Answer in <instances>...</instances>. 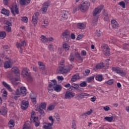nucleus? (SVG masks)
<instances>
[{
	"label": "nucleus",
	"instance_id": "obj_40",
	"mask_svg": "<svg viewBox=\"0 0 129 129\" xmlns=\"http://www.w3.org/2000/svg\"><path fill=\"white\" fill-rule=\"evenodd\" d=\"M94 80V76H91L90 77H88L87 79V82H91V81Z\"/></svg>",
	"mask_w": 129,
	"mask_h": 129
},
{
	"label": "nucleus",
	"instance_id": "obj_52",
	"mask_svg": "<svg viewBox=\"0 0 129 129\" xmlns=\"http://www.w3.org/2000/svg\"><path fill=\"white\" fill-rule=\"evenodd\" d=\"M39 68L42 70V72H44L43 73V74H46V70H45V66H39Z\"/></svg>",
	"mask_w": 129,
	"mask_h": 129
},
{
	"label": "nucleus",
	"instance_id": "obj_9",
	"mask_svg": "<svg viewBox=\"0 0 129 129\" xmlns=\"http://www.w3.org/2000/svg\"><path fill=\"white\" fill-rule=\"evenodd\" d=\"M29 107V101L24 100L22 101L21 108L23 110H26Z\"/></svg>",
	"mask_w": 129,
	"mask_h": 129
},
{
	"label": "nucleus",
	"instance_id": "obj_25",
	"mask_svg": "<svg viewBox=\"0 0 129 129\" xmlns=\"http://www.w3.org/2000/svg\"><path fill=\"white\" fill-rule=\"evenodd\" d=\"M62 48L63 50H64L66 52H67V51H69L70 49V46H69V45H68V44L67 43H64L62 45Z\"/></svg>",
	"mask_w": 129,
	"mask_h": 129
},
{
	"label": "nucleus",
	"instance_id": "obj_55",
	"mask_svg": "<svg viewBox=\"0 0 129 129\" xmlns=\"http://www.w3.org/2000/svg\"><path fill=\"white\" fill-rule=\"evenodd\" d=\"M89 73H90V71L89 70H86L85 71V76H88V75H89Z\"/></svg>",
	"mask_w": 129,
	"mask_h": 129
},
{
	"label": "nucleus",
	"instance_id": "obj_47",
	"mask_svg": "<svg viewBox=\"0 0 129 129\" xmlns=\"http://www.w3.org/2000/svg\"><path fill=\"white\" fill-rule=\"evenodd\" d=\"M54 108H55V106L54 105H50L48 107V110H50V111L53 110Z\"/></svg>",
	"mask_w": 129,
	"mask_h": 129
},
{
	"label": "nucleus",
	"instance_id": "obj_46",
	"mask_svg": "<svg viewBox=\"0 0 129 129\" xmlns=\"http://www.w3.org/2000/svg\"><path fill=\"white\" fill-rule=\"evenodd\" d=\"M113 80H109L106 82V83H107V84H108V85H112V84H113Z\"/></svg>",
	"mask_w": 129,
	"mask_h": 129
},
{
	"label": "nucleus",
	"instance_id": "obj_8",
	"mask_svg": "<svg viewBox=\"0 0 129 129\" xmlns=\"http://www.w3.org/2000/svg\"><path fill=\"white\" fill-rule=\"evenodd\" d=\"M74 96H75V93L70 91H68L66 92L64 98L65 99H71Z\"/></svg>",
	"mask_w": 129,
	"mask_h": 129
},
{
	"label": "nucleus",
	"instance_id": "obj_13",
	"mask_svg": "<svg viewBox=\"0 0 129 129\" xmlns=\"http://www.w3.org/2000/svg\"><path fill=\"white\" fill-rule=\"evenodd\" d=\"M103 53L105 56H109L110 55V49L108 46H104L103 47Z\"/></svg>",
	"mask_w": 129,
	"mask_h": 129
},
{
	"label": "nucleus",
	"instance_id": "obj_16",
	"mask_svg": "<svg viewBox=\"0 0 129 129\" xmlns=\"http://www.w3.org/2000/svg\"><path fill=\"white\" fill-rule=\"evenodd\" d=\"M31 121L34 123V124L36 127L40 125V121H39V118L38 117H34Z\"/></svg>",
	"mask_w": 129,
	"mask_h": 129
},
{
	"label": "nucleus",
	"instance_id": "obj_53",
	"mask_svg": "<svg viewBox=\"0 0 129 129\" xmlns=\"http://www.w3.org/2000/svg\"><path fill=\"white\" fill-rule=\"evenodd\" d=\"M22 95L21 91H20V90H19V89H17L16 92V95H17V96H20V95Z\"/></svg>",
	"mask_w": 129,
	"mask_h": 129
},
{
	"label": "nucleus",
	"instance_id": "obj_42",
	"mask_svg": "<svg viewBox=\"0 0 129 129\" xmlns=\"http://www.w3.org/2000/svg\"><path fill=\"white\" fill-rule=\"evenodd\" d=\"M80 87H86L87 86V83L85 81H83L80 84Z\"/></svg>",
	"mask_w": 129,
	"mask_h": 129
},
{
	"label": "nucleus",
	"instance_id": "obj_12",
	"mask_svg": "<svg viewBox=\"0 0 129 129\" xmlns=\"http://www.w3.org/2000/svg\"><path fill=\"white\" fill-rule=\"evenodd\" d=\"M69 71V69L65 68L64 66H59L58 68V73L60 74H65Z\"/></svg>",
	"mask_w": 129,
	"mask_h": 129
},
{
	"label": "nucleus",
	"instance_id": "obj_29",
	"mask_svg": "<svg viewBox=\"0 0 129 129\" xmlns=\"http://www.w3.org/2000/svg\"><path fill=\"white\" fill-rule=\"evenodd\" d=\"M77 26H78V29H85V27H86L85 24L83 23H78Z\"/></svg>",
	"mask_w": 129,
	"mask_h": 129
},
{
	"label": "nucleus",
	"instance_id": "obj_23",
	"mask_svg": "<svg viewBox=\"0 0 129 129\" xmlns=\"http://www.w3.org/2000/svg\"><path fill=\"white\" fill-rule=\"evenodd\" d=\"M12 71L15 74H18V75H19V74H20V70H19L18 67H15L12 68Z\"/></svg>",
	"mask_w": 129,
	"mask_h": 129
},
{
	"label": "nucleus",
	"instance_id": "obj_34",
	"mask_svg": "<svg viewBox=\"0 0 129 129\" xmlns=\"http://www.w3.org/2000/svg\"><path fill=\"white\" fill-rule=\"evenodd\" d=\"M8 112V110L6 108L4 107L2 110H0V113H2L3 115H6Z\"/></svg>",
	"mask_w": 129,
	"mask_h": 129
},
{
	"label": "nucleus",
	"instance_id": "obj_14",
	"mask_svg": "<svg viewBox=\"0 0 129 129\" xmlns=\"http://www.w3.org/2000/svg\"><path fill=\"white\" fill-rule=\"evenodd\" d=\"M102 14L104 21H105L106 22H109V16H108V13L106 12L105 10H104L103 11Z\"/></svg>",
	"mask_w": 129,
	"mask_h": 129
},
{
	"label": "nucleus",
	"instance_id": "obj_6",
	"mask_svg": "<svg viewBox=\"0 0 129 129\" xmlns=\"http://www.w3.org/2000/svg\"><path fill=\"white\" fill-rule=\"evenodd\" d=\"M10 10L11 11V13L14 16H16V14L17 15H19V6H18L16 4L13 5L11 7H10ZM15 12L16 14H15Z\"/></svg>",
	"mask_w": 129,
	"mask_h": 129
},
{
	"label": "nucleus",
	"instance_id": "obj_41",
	"mask_svg": "<svg viewBox=\"0 0 129 129\" xmlns=\"http://www.w3.org/2000/svg\"><path fill=\"white\" fill-rule=\"evenodd\" d=\"M80 10V7H79V5L78 6L75 7L73 10V13L75 14V13H76L77 11H79Z\"/></svg>",
	"mask_w": 129,
	"mask_h": 129
},
{
	"label": "nucleus",
	"instance_id": "obj_24",
	"mask_svg": "<svg viewBox=\"0 0 129 129\" xmlns=\"http://www.w3.org/2000/svg\"><path fill=\"white\" fill-rule=\"evenodd\" d=\"M3 84L4 87L7 88L8 90H9V91H12V88L11 87V86L10 85L8 84L7 83H6V82H3Z\"/></svg>",
	"mask_w": 129,
	"mask_h": 129
},
{
	"label": "nucleus",
	"instance_id": "obj_21",
	"mask_svg": "<svg viewBox=\"0 0 129 129\" xmlns=\"http://www.w3.org/2000/svg\"><path fill=\"white\" fill-rule=\"evenodd\" d=\"M12 62L10 61H7L4 63V67L5 69H8V68H12Z\"/></svg>",
	"mask_w": 129,
	"mask_h": 129
},
{
	"label": "nucleus",
	"instance_id": "obj_37",
	"mask_svg": "<svg viewBox=\"0 0 129 129\" xmlns=\"http://www.w3.org/2000/svg\"><path fill=\"white\" fill-rule=\"evenodd\" d=\"M98 21V17H94L93 20L92 21V24L94 25H96V23H97Z\"/></svg>",
	"mask_w": 129,
	"mask_h": 129
},
{
	"label": "nucleus",
	"instance_id": "obj_60",
	"mask_svg": "<svg viewBox=\"0 0 129 129\" xmlns=\"http://www.w3.org/2000/svg\"><path fill=\"white\" fill-rule=\"evenodd\" d=\"M23 129H30V125L29 124L24 125Z\"/></svg>",
	"mask_w": 129,
	"mask_h": 129
},
{
	"label": "nucleus",
	"instance_id": "obj_17",
	"mask_svg": "<svg viewBox=\"0 0 129 129\" xmlns=\"http://www.w3.org/2000/svg\"><path fill=\"white\" fill-rule=\"evenodd\" d=\"M111 26L113 29H117L118 28V24L115 20H113L111 22Z\"/></svg>",
	"mask_w": 129,
	"mask_h": 129
},
{
	"label": "nucleus",
	"instance_id": "obj_30",
	"mask_svg": "<svg viewBox=\"0 0 129 129\" xmlns=\"http://www.w3.org/2000/svg\"><path fill=\"white\" fill-rule=\"evenodd\" d=\"M103 67H104V64L103 63V62L98 63L96 66V69H101V68H103Z\"/></svg>",
	"mask_w": 129,
	"mask_h": 129
},
{
	"label": "nucleus",
	"instance_id": "obj_61",
	"mask_svg": "<svg viewBox=\"0 0 129 129\" xmlns=\"http://www.w3.org/2000/svg\"><path fill=\"white\" fill-rule=\"evenodd\" d=\"M48 48H49V50H50V51H54V50L53 49V45L49 44Z\"/></svg>",
	"mask_w": 129,
	"mask_h": 129
},
{
	"label": "nucleus",
	"instance_id": "obj_1",
	"mask_svg": "<svg viewBox=\"0 0 129 129\" xmlns=\"http://www.w3.org/2000/svg\"><path fill=\"white\" fill-rule=\"evenodd\" d=\"M79 7L81 12H82V13H85V12L88 11L89 7H90V3L88 1H86L81 4Z\"/></svg>",
	"mask_w": 129,
	"mask_h": 129
},
{
	"label": "nucleus",
	"instance_id": "obj_35",
	"mask_svg": "<svg viewBox=\"0 0 129 129\" xmlns=\"http://www.w3.org/2000/svg\"><path fill=\"white\" fill-rule=\"evenodd\" d=\"M6 36H7L6 32L2 31L0 32V38L1 39H4V38H6Z\"/></svg>",
	"mask_w": 129,
	"mask_h": 129
},
{
	"label": "nucleus",
	"instance_id": "obj_19",
	"mask_svg": "<svg viewBox=\"0 0 129 129\" xmlns=\"http://www.w3.org/2000/svg\"><path fill=\"white\" fill-rule=\"evenodd\" d=\"M53 88L56 92H60L62 90V86L60 85H56V86L53 87Z\"/></svg>",
	"mask_w": 129,
	"mask_h": 129
},
{
	"label": "nucleus",
	"instance_id": "obj_49",
	"mask_svg": "<svg viewBox=\"0 0 129 129\" xmlns=\"http://www.w3.org/2000/svg\"><path fill=\"white\" fill-rule=\"evenodd\" d=\"M96 36L97 37H100L101 36V31L100 30H96Z\"/></svg>",
	"mask_w": 129,
	"mask_h": 129
},
{
	"label": "nucleus",
	"instance_id": "obj_50",
	"mask_svg": "<svg viewBox=\"0 0 129 129\" xmlns=\"http://www.w3.org/2000/svg\"><path fill=\"white\" fill-rule=\"evenodd\" d=\"M69 59L71 62H73V61H74V56H73L72 54H71Z\"/></svg>",
	"mask_w": 129,
	"mask_h": 129
},
{
	"label": "nucleus",
	"instance_id": "obj_59",
	"mask_svg": "<svg viewBox=\"0 0 129 129\" xmlns=\"http://www.w3.org/2000/svg\"><path fill=\"white\" fill-rule=\"evenodd\" d=\"M76 57L77 58V59H79V60H81V56H80V54H79V53H77L76 54Z\"/></svg>",
	"mask_w": 129,
	"mask_h": 129
},
{
	"label": "nucleus",
	"instance_id": "obj_10",
	"mask_svg": "<svg viewBox=\"0 0 129 129\" xmlns=\"http://www.w3.org/2000/svg\"><path fill=\"white\" fill-rule=\"evenodd\" d=\"M50 6V3L48 2H45L42 5V7L41 8V11L42 14H45L46 12H47V10L48 8Z\"/></svg>",
	"mask_w": 129,
	"mask_h": 129
},
{
	"label": "nucleus",
	"instance_id": "obj_18",
	"mask_svg": "<svg viewBox=\"0 0 129 129\" xmlns=\"http://www.w3.org/2000/svg\"><path fill=\"white\" fill-rule=\"evenodd\" d=\"M78 79H80V77L79 76V73H77L75 75L73 76L71 79V81L75 82V81L78 80Z\"/></svg>",
	"mask_w": 129,
	"mask_h": 129
},
{
	"label": "nucleus",
	"instance_id": "obj_22",
	"mask_svg": "<svg viewBox=\"0 0 129 129\" xmlns=\"http://www.w3.org/2000/svg\"><path fill=\"white\" fill-rule=\"evenodd\" d=\"M1 13L3 15H5V16H7V17H9V16H10V11H9V10H8L6 9H2Z\"/></svg>",
	"mask_w": 129,
	"mask_h": 129
},
{
	"label": "nucleus",
	"instance_id": "obj_54",
	"mask_svg": "<svg viewBox=\"0 0 129 129\" xmlns=\"http://www.w3.org/2000/svg\"><path fill=\"white\" fill-rule=\"evenodd\" d=\"M72 127L73 129H76V123H75V121L74 120L72 122Z\"/></svg>",
	"mask_w": 129,
	"mask_h": 129
},
{
	"label": "nucleus",
	"instance_id": "obj_26",
	"mask_svg": "<svg viewBox=\"0 0 129 129\" xmlns=\"http://www.w3.org/2000/svg\"><path fill=\"white\" fill-rule=\"evenodd\" d=\"M52 83H49V87H54V86H56L57 85V81H56V80H53L51 81Z\"/></svg>",
	"mask_w": 129,
	"mask_h": 129
},
{
	"label": "nucleus",
	"instance_id": "obj_20",
	"mask_svg": "<svg viewBox=\"0 0 129 129\" xmlns=\"http://www.w3.org/2000/svg\"><path fill=\"white\" fill-rule=\"evenodd\" d=\"M20 92L23 96H25L27 94V89H26V87H22L20 88Z\"/></svg>",
	"mask_w": 129,
	"mask_h": 129
},
{
	"label": "nucleus",
	"instance_id": "obj_64",
	"mask_svg": "<svg viewBox=\"0 0 129 129\" xmlns=\"http://www.w3.org/2000/svg\"><path fill=\"white\" fill-rule=\"evenodd\" d=\"M71 38L73 40L75 39V38H76L75 34H74V33H71Z\"/></svg>",
	"mask_w": 129,
	"mask_h": 129
},
{
	"label": "nucleus",
	"instance_id": "obj_62",
	"mask_svg": "<svg viewBox=\"0 0 129 129\" xmlns=\"http://www.w3.org/2000/svg\"><path fill=\"white\" fill-rule=\"evenodd\" d=\"M48 91L49 93H51V92H53V90L52 89V87L48 86Z\"/></svg>",
	"mask_w": 129,
	"mask_h": 129
},
{
	"label": "nucleus",
	"instance_id": "obj_45",
	"mask_svg": "<svg viewBox=\"0 0 129 129\" xmlns=\"http://www.w3.org/2000/svg\"><path fill=\"white\" fill-rule=\"evenodd\" d=\"M72 87H73V88H74V89H78V88H79V85L77 84H73Z\"/></svg>",
	"mask_w": 129,
	"mask_h": 129
},
{
	"label": "nucleus",
	"instance_id": "obj_57",
	"mask_svg": "<svg viewBox=\"0 0 129 129\" xmlns=\"http://www.w3.org/2000/svg\"><path fill=\"white\" fill-rule=\"evenodd\" d=\"M83 38V34H80V35H79L77 37V40H80V39H82Z\"/></svg>",
	"mask_w": 129,
	"mask_h": 129
},
{
	"label": "nucleus",
	"instance_id": "obj_48",
	"mask_svg": "<svg viewBox=\"0 0 129 129\" xmlns=\"http://www.w3.org/2000/svg\"><path fill=\"white\" fill-rule=\"evenodd\" d=\"M19 4L20 5H21V6H25L26 0H20Z\"/></svg>",
	"mask_w": 129,
	"mask_h": 129
},
{
	"label": "nucleus",
	"instance_id": "obj_43",
	"mask_svg": "<svg viewBox=\"0 0 129 129\" xmlns=\"http://www.w3.org/2000/svg\"><path fill=\"white\" fill-rule=\"evenodd\" d=\"M81 98H84V97L86 96H89V94L85 93H81Z\"/></svg>",
	"mask_w": 129,
	"mask_h": 129
},
{
	"label": "nucleus",
	"instance_id": "obj_56",
	"mask_svg": "<svg viewBox=\"0 0 129 129\" xmlns=\"http://www.w3.org/2000/svg\"><path fill=\"white\" fill-rule=\"evenodd\" d=\"M6 31L7 32H8V33H10V32H11L12 28H11V26H6Z\"/></svg>",
	"mask_w": 129,
	"mask_h": 129
},
{
	"label": "nucleus",
	"instance_id": "obj_58",
	"mask_svg": "<svg viewBox=\"0 0 129 129\" xmlns=\"http://www.w3.org/2000/svg\"><path fill=\"white\" fill-rule=\"evenodd\" d=\"M31 99L32 102H33V103H35V104L37 103V100H36V98L31 97Z\"/></svg>",
	"mask_w": 129,
	"mask_h": 129
},
{
	"label": "nucleus",
	"instance_id": "obj_33",
	"mask_svg": "<svg viewBox=\"0 0 129 129\" xmlns=\"http://www.w3.org/2000/svg\"><path fill=\"white\" fill-rule=\"evenodd\" d=\"M37 110L40 112V115H42V116H44V115H45V112L44 111V110L42 109V108H38L37 109Z\"/></svg>",
	"mask_w": 129,
	"mask_h": 129
},
{
	"label": "nucleus",
	"instance_id": "obj_4",
	"mask_svg": "<svg viewBox=\"0 0 129 129\" xmlns=\"http://www.w3.org/2000/svg\"><path fill=\"white\" fill-rule=\"evenodd\" d=\"M103 9V6L101 5L97 8H95L93 12V17H98L97 15H99L101 13V11Z\"/></svg>",
	"mask_w": 129,
	"mask_h": 129
},
{
	"label": "nucleus",
	"instance_id": "obj_39",
	"mask_svg": "<svg viewBox=\"0 0 129 129\" xmlns=\"http://www.w3.org/2000/svg\"><path fill=\"white\" fill-rule=\"evenodd\" d=\"M47 105V104L44 103H41L40 104V107L39 108H42V109H46V106Z\"/></svg>",
	"mask_w": 129,
	"mask_h": 129
},
{
	"label": "nucleus",
	"instance_id": "obj_15",
	"mask_svg": "<svg viewBox=\"0 0 129 129\" xmlns=\"http://www.w3.org/2000/svg\"><path fill=\"white\" fill-rule=\"evenodd\" d=\"M16 46L17 48H20L21 51H23V49L22 48V47H25L26 46V41L25 40L21 42V43H19V42L17 43Z\"/></svg>",
	"mask_w": 129,
	"mask_h": 129
},
{
	"label": "nucleus",
	"instance_id": "obj_36",
	"mask_svg": "<svg viewBox=\"0 0 129 129\" xmlns=\"http://www.w3.org/2000/svg\"><path fill=\"white\" fill-rule=\"evenodd\" d=\"M96 80H97V81H102V79L103 78L102 77V75H98L95 77Z\"/></svg>",
	"mask_w": 129,
	"mask_h": 129
},
{
	"label": "nucleus",
	"instance_id": "obj_32",
	"mask_svg": "<svg viewBox=\"0 0 129 129\" xmlns=\"http://www.w3.org/2000/svg\"><path fill=\"white\" fill-rule=\"evenodd\" d=\"M104 119H105V120H106V121H108L109 122H111L112 121V120L113 119V116L105 117Z\"/></svg>",
	"mask_w": 129,
	"mask_h": 129
},
{
	"label": "nucleus",
	"instance_id": "obj_27",
	"mask_svg": "<svg viewBox=\"0 0 129 129\" xmlns=\"http://www.w3.org/2000/svg\"><path fill=\"white\" fill-rule=\"evenodd\" d=\"M9 126L11 128L15 126V121L13 119H11L8 122Z\"/></svg>",
	"mask_w": 129,
	"mask_h": 129
},
{
	"label": "nucleus",
	"instance_id": "obj_63",
	"mask_svg": "<svg viewBox=\"0 0 129 129\" xmlns=\"http://www.w3.org/2000/svg\"><path fill=\"white\" fill-rule=\"evenodd\" d=\"M6 25H7L6 27H12V23L10 22V21H7Z\"/></svg>",
	"mask_w": 129,
	"mask_h": 129
},
{
	"label": "nucleus",
	"instance_id": "obj_51",
	"mask_svg": "<svg viewBox=\"0 0 129 129\" xmlns=\"http://www.w3.org/2000/svg\"><path fill=\"white\" fill-rule=\"evenodd\" d=\"M43 23L44 24V25H42V28H46V26H48V24H49V22H48L47 20H44L43 21Z\"/></svg>",
	"mask_w": 129,
	"mask_h": 129
},
{
	"label": "nucleus",
	"instance_id": "obj_7",
	"mask_svg": "<svg viewBox=\"0 0 129 129\" xmlns=\"http://www.w3.org/2000/svg\"><path fill=\"white\" fill-rule=\"evenodd\" d=\"M49 120H51V122L47 123V125H44L43 126V127L44 129H52L53 128L52 127V125L54 124V119L53 118V117L52 116H50L48 118Z\"/></svg>",
	"mask_w": 129,
	"mask_h": 129
},
{
	"label": "nucleus",
	"instance_id": "obj_44",
	"mask_svg": "<svg viewBox=\"0 0 129 129\" xmlns=\"http://www.w3.org/2000/svg\"><path fill=\"white\" fill-rule=\"evenodd\" d=\"M21 20L22 22H24V23L28 22V18L27 17H23L21 18Z\"/></svg>",
	"mask_w": 129,
	"mask_h": 129
},
{
	"label": "nucleus",
	"instance_id": "obj_3",
	"mask_svg": "<svg viewBox=\"0 0 129 129\" xmlns=\"http://www.w3.org/2000/svg\"><path fill=\"white\" fill-rule=\"evenodd\" d=\"M112 71L116 72L117 74H119V75H120V76H122V77L125 76V73L121 70L119 67H113L112 68Z\"/></svg>",
	"mask_w": 129,
	"mask_h": 129
},
{
	"label": "nucleus",
	"instance_id": "obj_2",
	"mask_svg": "<svg viewBox=\"0 0 129 129\" xmlns=\"http://www.w3.org/2000/svg\"><path fill=\"white\" fill-rule=\"evenodd\" d=\"M22 75L25 78L31 80V72H30V70L27 68H24L22 70Z\"/></svg>",
	"mask_w": 129,
	"mask_h": 129
},
{
	"label": "nucleus",
	"instance_id": "obj_28",
	"mask_svg": "<svg viewBox=\"0 0 129 129\" xmlns=\"http://www.w3.org/2000/svg\"><path fill=\"white\" fill-rule=\"evenodd\" d=\"M93 110L92 109H90L89 111L86 112V113H83V114H81L82 116H87V115H90V114H91V113H92L93 112Z\"/></svg>",
	"mask_w": 129,
	"mask_h": 129
},
{
	"label": "nucleus",
	"instance_id": "obj_5",
	"mask_svg": "<svg viewBox=\"0 0 129 129\" xmlns=\"http://www.w3.org/2000/svg\"><path fill=\"white\" fill-rule=\"evenodd\" d=\"M61 36L64 41L66 42L69 41V38H70V32H69V31L66 30L62 33Z\"/></svg>",
	"mask_w": 129,
	"mask_h": 129
},
{
	"label": "nucleus",
	"instance_id": "obj_31",
	"mask_svg": "<svg viewBox=\"0 0 129 129\" xmlns=\"http://www.w3.org/2000/svg\"><path fill=\"white\" fill-rule=\"evenodd\" d=\"M40 38L41 41L42 43H46V42H48L47 38H46V36L42 35Z\"/></svg>",
	"mask_w": 129,
	"mask_h": 129
},
{
	"label": "nucleus",
	"instance_id": "obj_38",
	"mask_svg": "<svg viewBox=\"0 0 129 129\" xmlns=\"http://www.w3.org/2000/svg\"><path fill=\"white\" fill-rule=\"evenodd\" d=\"M118 5L120 6L123 9H125V3L123 1L120 2L118 3Z\"/></svg>",
	"mask_w": 129,
	"mask_h": 129
},
{
	"label": "nucleus",
	"instance_id": "obj_11",
	"mask_svg": "<svg viewBox=\"0 0 129 129\" xmlns=\"http://www.w3.org/2000/svg\"><path fill=\"white\" fill-rule=\"evenodd\" d=\"M38 16H39V12H36L32 17V23L35 27L37 26V23H38Z\"/></svg>",
	"mask_w": 129,
	"mask_h": 129
}]
</instances>
